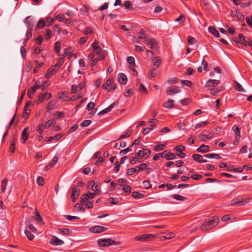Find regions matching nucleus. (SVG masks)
I'll list each match as a JSON object with an SVG mask.
<instances>
[{"instance_id": "obj_53", "label": "nucleus", "mask_w": 252, "mask_h": 252, "mask_svg": "<svg viewBox=\"0 0 252 252\" xmlns=\"http://www.w3.org/2000/svg\"><path fill=\"white\" fill-rule=\"evenodd\" d=\"M36 182L38 185H39L40 186H43L44 183V178L42 177H40V176L37 177V178L36 179Z\"/></svg>"}, {"instance_id": "obj_63", "label": "nucleus", "mask_w": 252, "mask_h": 252, "mask_svg": "<svg viewBox=\"0 0 252 252\" xmlns=\"http://www.w3.org/2000/svg\"><path fill=\"white\" fill-rule=\"evenodd\" d=\"M121 164L118 161H116L114 164V170L116 173H118L120 170Z\"/></svg>"}, {"instance_id": "obj_28", "label": "nucleus", "mask_w": 252, "mask_h": 252, "mask_svg": "<svg viewBox=\"0 0 252 252\" xmlns=\"http://www.w3.org/2000/svg\"><path fill=\"white\" fill-rule=\"evenodd\" d=\"M204 157L209 158H215L217 159H219L221 158V157L219 155L214 153H210L206 154L204 156Z\"/></svg>"}, {"instance_id": "obj_21", "label": "nucleus", "mask_w": 252, "mask_h": 252, "mask_svg": "<svg viewBox=\"0 0 252 252\" xmlns=\"http://www.w3.org/2000/svg\"><path fill=\"white\" fill-rule=\"evenodd\" d=\"M118 79L119 82L122 85H126L127 83V78L126 76L124 73H120L118 75Z\"/></svg>"}, {"instance_id": "obj_12", "label": "nucleus", "mask_w": 252, "mask_h": 252, "mask_svg": "<svg viewBox=\"0 0 252 252\" xmlns=\"http://www.w3.org/2000/svg\"><path fill=\"white\" fill-rule=\"evenodd\" d=\"M85 86L84 82H81L78 85H73L71 86V93L74 94L77 91L82 90Z\"/></svg>"}, {"instance_id": "obj_45", "label": "nucleus", "mask_w": 252, "mask_h": 252, "mask_svg": "<svg viewBox=\"0 0 252 252\" xmlns=\"http://www.w3.org/2000/svg\"><path fill=\"white\" fill-rule=\"evenodd\" d=\"M165 145H166V144L155 145L154 147V150L155 151H161L165 147Z\"/></svg>"}, {"instance_id": "obj_18", "label": "nucleus", "mask_w": 252, "mask_h": 252, "mask_svg": "<svg viewBox=\"0 0 252 252\" xmlns=\"http://www.w3.org/2000/svg\"><path fill=\"white\" fill-rule=\"evenodd\" d=\"M220 82L219 80L210 79L207 81L205 84L206 87H213L217 86Z\"/></svg>"}, {"instance_id": "obj_14", "label": "nucleus", "mask_w": 252, "mask_h": 252, "mask_svg": "<svg viewBox=\"0 0 252 252\" xmlns=\"http://www.w3.org/2000/svg\"><path fill=\"white\" fill-rule=\"evenodd\" d=\"M147 44L151 46L150 48L152 49L157 50L158 49L157 41L154 38H148L146 39Z\"/></svg>"}, {"instance_id": "obj_64", "label": "nucleus", "mask_w": 252, "mask_h": 252, "mask_svg": "<svg viewBox=\"0 0 252 252\" xmlns=\"http://www.w3.org/2000/svg\"><path fill=\"white\" fill-rule=\"evenodd\" d=\"M246 21L250 27L252 28V16L251 17H247Z\"/></svg>"}, {"instance_id": "obj_26", "label": "nucleus", "mask_w": 252, "mask_h": 252, "mask_svg": "<svg viewBox=\"0 0 252 252\" xmlns=\"http://www.w3.org/2000/svg\"><path fill=\"white\" fill-rule=\"evenodd\" d=\"M209 32L217 37H220V34L218 30L214 27L210 26L208 28Z\"/></svg>"}, {"instance_id": "obj_54", "label": "nucleus", "mask_w": 252, "mask_h": 252, "mask_svg": "<svg viewBox=\"0 0 252 252\" xmlns=\"http://www.w3.org/2000/svg\"><path fill=\"white\" fill-rule=\"evenodd\" d=\"M208 124V122L207 121H204L200 123L196 124L195 126V128L196 129L199 128L202 126H206Z\"/></svg>"}, {"instance_id": "obj_52", "label": "nucleus", "mask_w": 252, "mask_h": 252, "mask_svg": "<svg viewBox=\"0 0 252 252\" xmlns=\"http://www.w3.org/2000/svg\"><path fill=\"white\" fill-rule=\"evenodd\" d=\"M131 133H132V131L131 130H129L128 132H127L126 133H125L124 134L121 135L120 136L119 139H121L126 138L129 137L131 135Z\"/></svg>"}, {"instance_id": "obj_34", "label": "nucleus", "mask_w": 252, "mask_h": 252, "mask_svg": "<svg viewBox=\"0 0 252 252\" xmlns=\"http://www.w3.org/2000/svg\"><path fill=\"white\" fill-rule=\"evenodd\" d=\"M61 43L60 41H57L54 44V51L55 52L60 56V47H61Z\"/></svg>"}, {"instance_id": "obj_60", "label": "nucleus", "mask_w": 252, "mask_h": 252, "mask_svg": "<svg viewBox=\"0 0 252 252\" xmlns=\"http://www.w3.org/2000/svg\"><path fill=\"white\" fill-rule=\"evenodd\" d=\"M56 19L59 21V22H63L65 19V16L63 14H59L57 17Z\"/></svg>"}, {"instance_id": "obj_13", "label": "nucleus", "mask_w": 252, "mask_h": 252, "mask_svg": "<svg viewBox=\"0 0 252 252\" xmlns=\"http://www.w3.org/2000/svg\"><path fill=\"white\" fill-rule=\"evenodd\" d=\"M80 193V189L76 187H74L72 189V193L71 194V199L72 202H74L76 199L78 197Z\"/></svg>"}, {"instance_id": "obj_43", "label": "nucleus", "mask_w": 252, "mask_h": 252, "mask_svg": "<svg viewBox=\"0 0 252 252\" xmlns=\"http://www.w3.org/2000/svg\"><path fill=\"white\" fill-rule=\"evenodd\" d=\"M174 237V234L172 232L165 233L162 236V238L165 239H170Z\"/></svg>"}, {"instance_id": "obj_37", "label": "nucleus", "mask_w": 252, "mask_h": 252, "mask_svg": "<svg viewBox=\"0 0 252 252\" xmlns=\"http://www.w3.org/2000/svg\"><path fill=\"white\" fill-rule=\"evenodd\" d=\"M59 232L63 235H67L71 233V230L68 228H60L59 229Z\"/></svg>"}, {"instance_id": "obj_3", "label": "nucleus", "mask_w": 252, "mask_h": 252, "mask_svg": "<svg viewBox=\"0 0 252 252\" xmlns=\"http://www.w3.org/2000/svg\"><path fill=\"white\" fill-rule=\"evenodd\" d=\"M119 242H116L110 239H100L97 240V244L99 247H108L111 245H118Z\"/></svg>"}, {"instance_id": "obj_48", "label": "nucleus", "mask_w": 252, "mask_h": 252, "mask_svg": "<svg viewBox=\"0 0 252 252\" xmlns=\"http://www.w3.org/2000/svg\"><path fill=\"white\" fill-rule=\"evenodd\" d=\"M64 62V59L63 58H60L56 64L54 65L55 68H57L58 69L63 64Z\"/></svg>"}, {"instance_id": "obj_51", "label": "nucleus", "mask_w": 252, "mask_h": 252, "mask_svg": "<svg viewBox=\"0 0 252 252\" xmlns=\"http://www.w3.org/2000/svg\"><path fill=\"white\" fill-rule=\"evenodd\" d=\"M92 123V121L91 120H84L83 121L81 124L80 126L81 127H86L90 125Z\"/></svg>"}, {"instance_id": "obj_39", "label": "nucleus", "mask_w": 252, "mask_h": 252, "mask_svg": "<svg viewBox=\"0 0 252 252\" xmlns=\"http://www.w3.org/2000/svg\"><path fill=\"white\" fill-rule=\"evenodd\" d=\"M172 197L176 200L180 201H184L186 199V198L181 195L175 194L172 195Z\"/></svg>"}, {"instance_id": "obj_62", "label": "nucleus", "mask_w": 252, "mask_h": 252, "mask_svg": "<svg viewBox=\"0 0 252 252\" xmlns=\"http://www.w3.org/2000/svg\"><path fill=\"white\" fill-rule=\"evenodd\" d=\"M192 157L195 161L198 162L202 156L199 154H193Z\"/></svg>"}, {"instance_id": "obj_9", "label": "nucleus", "mask_w": 252, "mask_h": 252, "mask_svg": "<svg viewBox=\"0 0 252 252\" xmlns=\"http://www.w3.org/2000/svg\"><path fill=\"white\" fill-rule=\"evenodd\" d=\"M247 202V200L240 198H236L231 201V205L232 206H239L244 205Z\"/></svg>"}, {"instance_id": "obj_4", "label": "nucleus", "mask_w": 252, "mask_h": 252, "mask_svg": "<svg viewBox=\"0 0 252 252\" xmlns=\"http://www.w3.org/2000/svg\"><path fill=\"white\" fill-rule=\"evenodd\" d=\"M117 85L114 83V80L112 78H109L106 81V82L103 84L102 87L103 89L110 91L111 90H115L116 88Z\"/></svg>"}, {"instance_id": "obj_29", "label": "nucleus", "mask_w": 252, "mask_h": 252, "mask_svg": "<svg viewBox=\"0 0 252 252\" xmlns=\"http://www.w3.org/2000/svg\"><path fill=\"white\" fill-rule=\"evenodd\" d=\"M103 53H106L105 51H103L102 49L100 47H97V48L93 49V53L92 54H94V56H99L101 54Z\"/></svg>"}, {"instance_id": "obj_55", "label": "nucleus", "mask_w": 252, "mask_h": 252, "mask_svg": "<svg viewBox=\"0 0 252 252\" xmlns=\"http://www.w3.org/2000/svg\"><path fill=\"white\" fill-rule=\"evenodd\" d=\"M233 216L231 215H225L222 217L221 220L223 222H226L228 220H230L232 219Z\"/></svg>"}, {"instance_id": "obj_22", "label": "nucleus", "mask_w": 252, "mask_h": 252, "mask_svg": "<svg viewBox=\"0 0 252 252\" xmlns=\"http://www.w3.org/2000/svg\"><path fill=\"white\" fill-rule=\"evenodd\" d=\"M29 137V128L26 127L24 128L22 132V138L23 143H25Z\"/></svg>"}, {"instance_id": "obj_10", "label": "nucleus", "mask_w": 252, "mask_h": 252, "mask_svg": "<svg viewBox=\"0 0 252 252\" xmlns=\"http://www.w3.org/2000/svg\"><path fill=\"white\" fill-rule=\"evenodd\" d=\"M50 243L54 246H61L63 244L64 242L56 236H53L50 241Z\"/></svg>"}, {"instance_id": "obj_38", "label": "nucleus", "mask_w": 252, "mask_h": 252, "mask_svg": "<svg viewBox=\"0 0 252 252\" xmlns=\"http://www.w3.org/2000/svg\"><path fill=\"white\" fill-rule=\"evenodd\" d=\"M139 36H138V38L139 39H144V41H146V39H147L148 38L147 37L146 34L144 32L143 30H141L138 32Z\"/></svg>"}, {"instance_id": "obj_15", "label": "nucleus", "mask_w": 252, "mask_h": 252, "mask_svg": "<svg viewBox=\"0 0 252 252\" xmlns=\"http://www.w3.org/2000/svg\"><path fill=\"white\" fill-rule=\"evenodd\" d=\"M58 70V69L57 68H55L54 65L50 67L45 75V78L47 79L50 78L53 75L56 73Z\"/></svg>"}, {"instance_id": "obj_1", "label": "nucleus", "mask_w": 252, "mask_h": 252, "mask_svg": "<svg viewBox=\"0 0 252 252\" xmlns=\"http://www.w3.org/2000/svg\"><path fill=\"white\" fill-rule=\"evenodd\" d=\"M219 220L217 216L206 219L203 224L201 226V229L203 231L211 229L217 225L219 222Z\"/></svg>"}, {"instance_id": "obj_59", "label": "nucleus", "mask_w": 252, "mask_h": 252, "mask_svg": "<svg viewBox=\"0 0 252 252\" xmlns=\"http://www.w3.org/2000/svg\"><path fill=\"white\" fill-rule=\"evenodd\" d=\"M85 205L87 208L90 209L93 207V202L91 201H87L85 204H83Z\"/></svg>"}, {"instance_id": "obj_2", "label": "nucleus", "mask_w": 252, "mask_h": 252, "mask_svg": "<svg viewBox=\"0 0 252 252\" xmlns=\"http://www.w3.org/2000/svg\"><path fill=\"white\" fill-rule=\"evenodd\" d=\"M106 56V53H103L102 54H101V55H99V56H98L97 57H95V56H94V54H90L88 57V59L91 61L90 66L91 67H93L98 61L103 60Z\"/></svg>"}, {"instance_id": "obj_31", "label": "nucleus", "mask_w": 252, "mask_h": 252, "mask_svg": "<svg viewBox=\"0 0 252 252\" xmlns=\"http://www.w3.org/2000/svg\"><path fill=\"white\" fill-rule=\"evenodd\" d=\"M32 28L28 29L26 34V39L24 41V46L26 45V43L27 41L29 39H30L32 37Z\"/></svg>"}, {"instance_id": "obj_49", "label": "nucleus", "mask_w": 252, "mask_h": 252, "mask_svg": "<svg viewBox=\"0 0 252 252\" xmlns=\"http://www.w3.org/2000/svg\"><path fill=\"white\" fill-rule=\"evenodd\" d=\"M55 123V120L53 119L49 120L47 121L45 125H43L45 128H47L51 126Z\"/></svg>"}, {"instance_id": "obj_61", "label": "nucleus", "mask_w": 252, "mask_h": 252, "mask_svg": "<svg viewBox=\"0 0 252 252\" xmlns=\"http://www.w3.org/2000/svg\"><path fill=\"white\" fill-rule=\"evenodd\" d=\"M147 166L148 164L147 163H141V164H140L139 166H137L138 170H139V171L144 170L146 169Z\"/></svg>"}, {"instance_id": "obj_40", "label": "nucleus", "mask_w": 252, "mask_h": 252, "mask_svg": "<svg viewBox=\"0 0 252 252\" xmlns=\"http://www.w3.org/2000/svg\"><path fill=\"white\" fill-rule=\"evenodd\" d=\"M36 90L37 89L33 86L28 91V95L30 98L32 97V95L36 92Z\"/></svg>"}, {"instance_id": "obj_57", "label": "nucleus", "mask_w": 252, "mask_h": 252, "mask_svg": "<svg viewBox=\"0 0 252 252\" xmlns=\"http://www.w3.org/2000/svg\"><path fill=\"white\" fill-rule=\"evenodd\" d=\"M235 88L239 92H243L244 91L241 85L238 82H236Z\"/></svg>"}, {"instance_id": "obj_7", "label": "nucleus", "mask_w": 252, "mask_h": 252, "mask_svg": "<svg viewBox=\"0 0 252 252\" xmlns=\"http://www.w3.org/2000/svg\"><path fill=\"white\" fill-rule=\"evenodd\" d=\"M107 229V228L99 225L92 226L89 229L90 232L94 233H99Z\"/></svg>"}, {"instance_id": "obj_25", "label": "nucleus", "mask_w": 252, "mask_h": 252, "mask_svg": "<svg viewBox=\"0 0 252 252\" xmlns=\"http://www.w3.org/2000/svg\"><path fill=\"white\" fill-rule=\"evenodd\" d=\"M24 23L27 25L28 29L33 28L34 22L30 16L25 19Z\"/></svg>"}, {"instance_id": "obj_41", "label": "nucleus", "mask_w": 252, "mask_h": 252, "mask_svg": "<svg viewBox=\"0 0 252 252\" xmlns=\"http://www.w3.org/2000/svg\"><path fill=\"white\" fill-rule=\"evenodd\" d=\"M55 101L53 100H51L48 102L47 105V109L48 111H52V108L55 106Z\"/></svg>"}, {"instance_id": "obj_32", "label": "nucleus", "mask_w": 252, "mask_h": 252, "mask_svg": "<svg viewBox=\"0 0 252 252\" xmlns=\"http://www.w3.org/2000/svg\"><path fill=\"white\" fill-rule=\"evenodd\" d=\"M152 62L153 65L154 66H157L158 67L161 64V60L159 57H156L154 58Z\"/></svg>"}, {"instance_id": "obj_19", "label": "nucleus", "mask_w": 252, "mask_h": 252, "mask_svg": "<svg viewBox=\"0 0 252 252\" xmlns=\"http://www.w3.org/2000/svg\"><path fill=\"white\" fill-rule=\"evenodd\" d=\"M152 236V234H143L141 235L136 236L134 237V240L136 241H144L149 240V239Z\"/></svg>"}, {"instance_id": "obj_30", "label": "nucleus", "mask_w": 252, "mask_h": 252, "mask_svg": "<svg viewBox=\"0 0 252 252\" xmlns=\"http://www.w3.org/2000/svg\"><path fill=\"white\" fill-rule=\"evenodd\" d=\"M7 179L6 178H4L1 182V192L4 193L5 192L6 190V187L7 185Z\"/></svg>"}, {"instance_id": "obj_27", "label": "nucleus", "mask_w": 252, "mask_h": 252, "mask_svg": "<svg viewBox=\"0 0 252 252\" xmlns=\"http://www.w3.org/2000/svg\"><path fill=\"white\" fill-rule=\"evenodd\" d=\"M174 101L172 99H168L163 104V106L167 108H172L174 107Z\"/></svg>"}, {"instance_id": "obj_20", "label": "nucleus", "mask_w": 252, "mask_h": 252, "mask_svg": "<svg viewBox=\"0 0 252 252\" xmlns=\"http://www.w3.org/2000/svg\"><path fill=\"white\" fill-rule=\"evenodd\" d=\"M115 105H116V103L115 102H114V103H112L108 107H107L106 108H105V109L101 110V111H100L98 113V115H100V116H101V115H104L105 114L107 113L108 112H110L115 107Z\"/></svg>"}, {"instance_id": "obj_47", "label": "nucleus", "mask_w": 252, "mask_h": 252, "mask_svg": "<svg viewBox=\"0 0 252 252\" xmlns=\"http://www.w3.org/2000/svg\"><path fill=\"white\" fill-rule=\"evenodd\" d=\"M143 188L145 189H149L150 188H151V184L149 181L148 180H145L142 183Z\"/></svg>"}, {"instance_id": "obj_6", "label": "nucleus", "mask_w": 252, "mask_h": 252, "mask_svg": "<svg viewBox=\"0 0 252 252\" xmlns=\"http://www.w3.org/2000/svg\"><path fill=\"white\" fill-rule=\"evenodd\" d=\"M176 152L177 155L180 158H184L186 157V155L183 151H184L186 149L184 145H180L177 146L174 148Z\"/></svg>"}, {"instance_id": "obj_5", "label": "nucleus", "mask_w": 252, "mask_h": 252, "mask_svg": "<svg viewBox=\"0 0 252 252\" xmlns=\"http://www.w3.org/2000/svg\"><path fill=\"white\" fill-rule=\"evenodd\" d=\"M52 97V94L50 93H44L40 94L38 96L37 104H39L43 103L45 100L50 99Z\"/></svg>"}, {"instance_id": "obj_24", "label": "nucleus", "mask_w": 252, "mask_h": 252, "mask_svg": "<svg viewBox=\"0 0 252 252\" xmlns=\"http://www.w3.org/2000/svg\"><path fill=\"white\" fill-rule=\"evenodd\" d=\"M35 220L36 221V223L38 224L39 225H42L44 223L43 220L42 218H41L40 215L39 214V212L38 211L37 209H36L35 211Z\"/></svg>"}, {"instance_id": "obj_46", "label": "nucleus", "mask_w": 252, "mask_h": 252, "mask_svg": "<svg viewBox=\"0 0 252 252\" xmlns=\"http://www.w3.org/2000/svg\"><path fill=\"white\" fill-rule=\"evenodd\" d=\"M44 26H45V21L43 19H40L39 20L36 24V27L39 29L43 28Z\"/></svg>"}, {"instance_id": "obj_11", "label": "nucleus", "mask_w": 252, "mask_h": 252, "mask_svg": "<svg viewBox=\"0 0 252 252\" xmlns=\"http://www.w3.org/2000/svg\"><path fill=\"white\" fill-rule=\"evenodd\" d=\"M181 91L180 87L174 86H172L167 89V95H172L177 94Z\"/></svg>"}, {"instance_id": "obj_35", "label": "nucleus", "mask_w": 252, "mask_h": 252, "mask_svg": "<svg viewBox=\"0 0 252 252\" xmlns=\"http://www.w3.org/2000/svg\"><path fill=\"white\" fill-rule=\"evenodd\" d=\"M238 39H239L238 41H239V43H240L242 45H245V46L247 45V44H246V38L244 36L243 34H242L241 33L239 34V35H238Z\"/></svg>"}, {"instance_id": "obj_8", "label": "nucleus", "mask_w": 252, "mask_h": 252, "mask_svg": "<svg viewBox=\"0 0 252 252\" xmlns=\"http://www.w3.org/2000/svg\"><path fill=\"white\" fill-rule=\"evenodd\" d=\"M151 151L148 149H144V150H140L139 151L136 155L138 158H147L151 154Z\"/></svg>"}, {"instance_id": "obj_23", "label": "nucleus", "mask_w": 252, "mask_h": 252, "mask_svg": "<svg viewBox=\"0 0 252 252\" xmlns=\"http://www.w3.org/2000/svg\"><path fill=\"white\" fill-rule=\"evenodd\" d=\"M210 151V147L208 145L202 144L197 149V151L198 152L205 153Z\"/></svg>"}, {"instance_id": "obj_50", "label": "nucleus", "mask_w": 252, "mask_h": 252, "mask_svg": "<svg viewBox=\"0 0 252 252\" xmlns=\"http://www.w3.org/2000/svg\"><path fill=\"white\" fill-rule=\"evenodd\" d=\"M127 62L131 66H134L135 65V60L134 58L132 57H128L127 58Z\"/></svg>"}, {"instance_id": "obj_58", "label": "nucleus", "mask_w": 252, "mask_h": 252, "mask_svg": "<svg viewBox=\"0 0 252 252\" xmlns=\"http://www.w3.org/2000/svg\"><path fill=\"white\" fill-rule=\"evenodd\" d=\"M149 75L151 78H154L156 76L157 71L156 69H152L149 72Z\"/></svg>"}, {"instance_id": "obj_42", "label": "nucleus", "mask_w": 252, "mask_h": 252, "mask_svg": "<svg viewBox=\"0 0 252 252\" xmlns=\"http://www.w3.org/2000/svg\"><path fill=\"white\" fill-rule=\"evenodd\" d=\"M52 31L50 30H46L44 34V38L46 40H49L51 37Z\"/></svg>"}, {"instance_id": "obj_56", "label": "nucleus", "mask_w": 252, "mask_h": 252, "mask_svg": "<svg viewBox=\"0 0 252 252\" xmlns=\"http://www.w3.org/2000/svg\"><path fill=\"white\" fill-rule=\"evenodd\" d=\"M132 196L135 198H140L143 196V194L137 191H133Z\"/></svg>"}, {"instance_id": "obj_44", "label": "nucleus", "mask_w": 252, "mask_h": 252, "mask_svg": "<svg viewBox=\"0 0 252 252\" xmlns=\"http://www.w3.org/2000/svg\"><path fill=\"white\" fill-rule=\"evenodd\" d=\"M25 234L27 236L28 239L29 240H32L34 238V235H33L30 231H28L27 230H26L25 231Z\"/></svg>"}, {"instance_id": "obj_17", "label": "nucleus", "mask_w": 252, "mask_h": 252, "mask_svg": "<svg viewBox=\"0 0 252 252\" xmlns=\"http://www.w3.org/2000/svg\"><path fill=\"white\" fill-rule=\"evenodd\" d=\"M162 158H166L167 160L173 159L176 158V155L173 153L168 152L166 151L162 153Z\"/></svg>"}, {"instance_id": "obj_16", "label": "nucleus", "mask_w": 252, "mask_h": 252, "mask_svg": "<svg viewBox=\"0 0 252 252\" xmlns=\"http://www.w3.org/2000/svg\"><path fill=\"white\" fill-rule=\"evenodd\" d=\"M94 196L93 192H88L86 194H84L81 197V203L85 204L89 199L93 198Z\"/></svg>"}, {"instance_id": "obj_36", "label": "nucleus", "mask_w": 252, "mask_h": 252, "mask_svg": "<svg viewBox=\"0 0 252 252\" xmlns=\"http://www.w3.org/2000/svg\"><path fill=\"white\" fill-rule=\"evenodd\" d=\"M234 133H235L236 139H239L240 137V128L238 126H234L233 127Z\"/></svg>"}, {"instance_id": "obj_33", "label": "nucleus", "mask_w": 252, "mask_h": 252, "mask_svg": "<svg viewBox=\"0 0 252 252\" xmlns=\"http://www.w3.org/2000/svg\"><path fill=\"white\" fill-rule=\"evenodd\" d=\"M139 172V170H138V168H137V166H136V167L135 168H128L127 170V171H126V174L128 176H131L134 173L136 172V173H138Z\"/></svg>"}]
</instances>
